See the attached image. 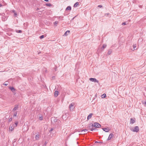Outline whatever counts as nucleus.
<instances>
[{"instance_id":"obj_15","label":"nucleus","mask_w":146,"mask_h":146,"mask_svg":"<svg viewBox=\"0 0 146 146\" xmlns=\"http://www.w3.org/2000/svg\"><path fill=\"white\" fill-rule=\"evenodd\" d=\"M88 130L87 129H83L81 131V132H82L83 134H85V133Z\"/></svg>"},{"instance_id":"obj_39","label":"nucleus","mask_w":146,"mask_h":146,"mask_svg":"<svg viewBox=\"0 0 146 146\" xmlns=\"http://www.w3.org/2000/svg\"><path fill=\"white\" fill-rule=\"evenodd\" d=\"M102 7V5H98V7H99L101 8Z\"/></svg>"},{"instance_id":"obj_40","label":"nucleus","mask_w":146,"mask_h":146,"mask_svg":"<svg viewBox=\"0 0 146 146\" xmlns=\"http://www.w3.org/2000/svg\"><path fill=\"white\" fill-rule=\"evenodd\" d=\"M3 85H4L5 86H7L8 85V84L7 83H4L3 84Z\"/></svg>"},{"instance_id":"obj_34","label":"nucleus","mask_w":146,"mask_h":146,"mask_svg":"<svg viewBox=\"0 0 146 146\" xmlns=\"http://www.w3.org/2000/svg\"><path fill=\"white\" fill-rule=\"evenodd\" d=\"M53 128H51L50 130V133L51 131H52L53 130Z\"/></svg>"},{"instance_id":"obj_42","label":"nucleus","mask_w":146,"mask_h":146,"mask_svg":"<svg viewBox=\"0 0 146 146\" xmlns=\"http://www.w3.org/2000/svg\"><path fill=\"white\" fill-rule=\"evenodd\" d=\"M44 0L46 2H48L49 0Z\"/></svg>"},{"instance_id":"obj_28","label":"nucleus","mask_w":146,"mask_h":146,"mask_svg":"<svg viewBox=\"0 0 146 146\" xmlns=\"http://www.w3.org/2000/svg\"><path fill=\"white\" fill-rule=\"evenodd\" d=\"M58 22L57 21H55V22H54V25H57L58 23Z\"/></svg>"},{"instance_id":"obj_7","label":"nucleus","mask_w":146,"mask_h":146,"mask_svg":"<svg viewBox=\"0 0 146 146\" xmlns=\"http://www.w3.org/2000/svg\"><path fill=\"white\" fill-rule=\"evenodd\" d=\"M15 127L13 124L12 125L11 124L10 126L9 130L11 131H12Z\"/></svg>"},{"instance_id":"obj_32","label":"nucleus","mask_w":146,"mask_h":146,"mask_svg":"<svg viewBox=\"0 0 146 146\" xmlns=\"http://www.w3.org/2000/svg\"><path fill=\"white\" fill-rule=\"evenodd\" d=\"M12 120V118L11 117L9 119V122L11 121Z\"/></svg>"},{"instance_id":"obj_18","label":"nucleus","mask_w":146,"mask_h":146,"mask_svg":"<svg viewBox=\"0 0 146 146\" xmlns=\"http://www.w3.org/2000/svg\"><path fill=\"white\" fill-rule=\"evenodd\" d=\"M9 88L12 92L15 91V89L13 87H10Z\"/></svg>"},{"instance_id":"obj_37","label":"nucleus","mask_w":146,"mask_h":146,"mask_svg":"<svg viewBox=\"0 0 146 146\" xmlns=\"http://www.w3.org/2000/svg\"><path fill=\"white\" fill-rule=\"evenodd\" d=\"M126 24L125 23V22H124V23H122V25H125Z\"/></svg>"},{"instance_id":"obj_13","label":"nucleus","mask_w":146,"mask_h":146,"mask_svg":"<svg viewBox=\"0 0 146 146\" xmlns=\"http://www.w3.org/2000/svg\"><path fill=\"white\" fill-rule=\"evenodd\" d=\"M19 108V106L18 105L16 106L13 109L12 111H15V110H17L18 108Z\"/></svg>"},{"instance_id":"obj_43","label":"nucleus","mask_w":146,"mask_h":146,"mask_svg":"<svg viewBox=\"0 0 146 146\" xmlns=\"http://www.w3.org/2000/svg\"><path fill=\"white\" fill-rule=\"evenodd\" d=\"M2 5L1 4H0V7H2Z\"/></svg>"},{"instance_id":"obj_46","label":"nucleus","mask_w":146,"mask_h":146,"mask_svg":"<svg viewBox=\"0 0 146 146\" xmlns=\"http://www.w3.org/2000/svg\"><path fill=\"white\" fill-rule=\"evenodd\" d=\"M46 143H45V145H46Z\"/></svg>"},{"instance_id":"obj_21","label":"nucleus","mask_w":146,"mask_h":146,"mask_svg":"<svg viewBox=\"0 0 146 146\" xmlns=\"http://www.w3.org/2000/svg\"><path fill=\"white\" fill-rule=\"evenodd\" d=\"M106 45L104 44L103 45L102 47L101 48L102 49H103L104 48H106Z\"/></svg>"},{"instance_id":"obj_1","label":"nucleus","mask_w":146,"mask_h":146,"mask_svg":"<svg viewBox=\"0 0 146 146\" xmlns=\"http://www.w3.org/2000/svg\"><path fill=\"white\" fill-rule=\"evenodd\" d=\"M88 130L93 131H96L97 130V129L96 128H94V126L93 124H90L87 127Z\"/></svg>"},{"instance_id":"obj_17","label":"nucleus","mask_w":146,"mask_h":146,"mask_svg":"<svg viewBox=\"0 0 146 146\" xmlns=\"http://www.w3.org/2000/svg\"><path fill=\"white\" fill-rule=\"evenodd\" d=\"M71 7L70 6H68L67 8H66L65 10H71Z\"/></svg>"},{"instance_id":"obj_11","label":"nucleus","mask_w":146,"mask_h":146,"mask_svg":"<svg viewBox=\"0 0 146 146\" xmlns=\"http://www.w3.org/2000/svg\"><path fill=\"white\" fill-rule=\"evenodd\" d=\"M135 122V121L134 120L133 118H131L130 123V124H133Z\"/></svg>"},{"instance_id":"obj_29","label":"nucleus","mask_w":146,"mask_h":146,"mask_svg":"<svg viewBox=\"0 0 146 146\" xmlns=\"http://www.w3.org/2000/svg\"><path fill=\"white\" fill-rule=\"evenodd\" d=\"M44 37V35H42L40 36V38L41 39L43 38Z\"/></svg>"},{"instance_id":"obj_3","label":"nucleus","mask_w":146,"mask_h":146,"mask_svg":"<svg viewBox=\"0 0 146 146\" xmlns=\"http://www.w3.org/2000/svg\"><path fill=\"white\" fill-rule=\"evenodd\" d=\"M93 126L96 128H99L101 126V125L98 123L95 122Z\"/></svg>"},{"instance_id":"obj_45","label":"nucleus","mask_w":146,"mask_h":146,"mask_svg":"<svg viewBox=\"0 0 146 146\" xmlns=\"http://www.w3.org/2000/svg\"><path fill=\"white\" fill-rule=\"evenodd\" d=\"M98 143V142L97 141H96L95 142V143Z\"/></svg>"},{"instance_id":"obj_38","label":"nucleus","mask_w":146,"mask_h":146,"mask_svg":"<svg viewBox=\"0 0 146 146\" xmlns=\"http://www.w3.org/2000/svg\"><path fill=\"white\" fill-rule=\"evenodd\" d=\"M63 17L60 16L59 17V19H61V20H62V18H63Z\"/></svg>"},{"instance_id":"obj_20","label":"nucleus","mask_w":146,"mask_h":146,"mask_svg":"<svg viewBox=\"0 0 146 146\" xmlns=\"http://www.w3.org/2000/svg\"><path fill=\"white\" fill-rule=\"evenodd\" d=\"M56 124L58 125H59L61 123V121L59 120H57V121Z\"/></svg>"},{"instance_id":"obj_23","label":"nucleus","mask_w":146,"mask_h":146,"mask_svg":"<svg viewBox=\"0 0 146 146\" xmlns=\"http://www.w3.org/2000/svg\"><path fill=\"white\" fill-rule=\"evenodd\" d=\"M79 5V3L78 2H76L75 3L74 5V7H77V6Z\"/></svg>"},{"instance_id":"obj_4","label":"nucleus","mask_w":146,"mask_h":146,"mask_svg":"<svg viewBox=\"0 0 146 146\" xmlns=\"http://www.w3.org/2000/svg\"><path fill=\"white\" fill-rule=\"evenodd\" d=\"M74 103H71L69 105V108L70 110H73L74 109Z\"/></svg>"},{"instance_id":"obj_5","label":"nucleus","mask_w":146,"mask_h":146,"mask_svg":"<svg viewBox=\"0 0 146 146\" xmlns=\"http://www.w3.org/2000/svg\"><path fill=\"white\" fill-rule=\"evenodd\" d=\"M89 80L92 82H96L98 83L99 81L98 80H96L95 78H89Z\"/></svg>"},{"instance_id":"obj_41","label":"nucleus","mask_w":146,"mask_h":146,"mask_svg":"<svg viewBox=\"0 0 146 146\" xmlns=\"http://www.w3.org/2000/svg\"><path fill=\"white\" fill-rule=\"evenodd\" d=\"M12 12L13 13H14L16 12L15 10H13L12 11Z\"/></svg>"},{"instance_id":"obj_44","label":"nucleus","mask_w":146,"mask_h":146,"mask_svg":"<svg viewBox=\"0 0 146 146\" xmlns=\"http://www.w3.org/2000/svg\"><path fill=\"white\" fill-rule=\"evenodd\" d=\"M39 10V9L38 8H37V10Z\"/></svg>"},{"instance_id":"obj_27","label":"nucleus","mask_w":146,"mask_h":146,"mask_svg":"<svg viewBox=\"0 0 146 146\" xmlns=\"http://www.w3.org/2000/svg\"><path fill=\"white\" fill-rule=\"evenodd\" d=\"M17 111H16L14 113V114H13V117L16 116H17Z\"/></svg>"},{"instance_id":"obj_19","label":"nucleus","mask_w":146,"mask_h":146,"mask_svg":"<svg viewBox=\"0 0 146 146\" xmlns=\"http://www.w3.org/2000/svg\"><path fill=\"white\" fill-rule=\"evenodd\" d=\"M112 50L111 49H110L108 51V54L109 55H110L111 54V53H112Z\"/></svg>"},{"instance_id":"obj_26","label":"nucleus","mask_w":146,"mask_h":146,"mask_svg":"<svg viewBox=\"0 0 146 146\" xmlns=\"http://www.w3.org/2000/svg\"><path fill=\"white\" fill-rule=\"evenodd\" d=\"M16 32L18 33H21L22 31L21 30H18Z\"/></svg>"},{"instance_id":"obj_6","label":"nucleus","mask_w":146,"mask_h":146,"mask_svg":"<svg viewBox=\"0 0 146 146\" xmlns=\"http://www.w3.org/2000/svg\"><path fill=\"white\" fill-rule=\"evenodd\" d=\"M58 119H56V118H55V117H52L51 118V121L52 122H56L57 121Z\"/></svg>"},{"instance_id":"obj_16","label":"nucleus","mask_w":146,"mask_h":146,"mask_svg":"<svg viewBox=\"0 0 146 146\" xmlns=\"http://www.w3.org/2000/svg\"><path fill=\"white\" fill-rule=\"evenodd\" d=\"M58 94V92L57 91H56L54 92V96L55 97H57Z\"/></svg>"},{"instance_id":"obj_30","label":"nucleus","mask_w":146,"mask_h":146,"mask_svg":"<svg viewBox=\"0 0 146 146\" xmlns=\"http://www.w3.org/2000/svg\"><path fill=\"white\" fill-rule=\"evenodd\" d=\"M102 98H105L106 97V94H104L102 95Z\"/></svg>"},{"instance_id":"obj_35","label":"nucleus","mask_w":146,"mask_h":146,"mask_svg":"<svg viewBox=\"0 0 146 146\" xmlns=\"http://www.w3.org/2000/svg\"><path fill=\"white\" fill-rule=\"evenodd\" d=\"M136 47V45H134L133 46V49H135V48Z\"/></svg>"},{"instance_id":"obj_31","label":"nucleus","mask_w":146,"mask_h":146,"mask_svg":"<svg viewBox=\"0 0 146 146\" xmlns=\"http://www.w3.org/2000/svg\"><path fill=\"white\" fill-rule=\"evenodd\" d=\"M43 117L42 116L39 117V119L40 120H42L43 119Z\"/></svg>"},{"instance_id":"obj_14","label":"nucleus","mask_w":146,"mask_h":146,"mask_svg":"<svg viewBox=\"0 0 146 146\" xmlns=\"http://www.w3.org/2000/svg\"><path fill=\"white\" fill-rule=\"evenodd\" d=\"M93 115V113H90L88 116L87 117V119L88 120H89V119H90L92 117V115Z\"/></svg>"},{"instance_id":"obj_36","label":"nucleus","mask_w":146,"mask_h":146,"mask_svg":"<svg viewBox=\"0 0 146 146\" xmlns=\"http://www.w3.org/2000/svg\"><path fill=\"white\" fill-rule=\"evenodd\" d=\"M109 15V13H108L105 14V15L108 16Z\"/></svg>"},{"instance_id":"obj_22","label":"nucleus","mask_w":146,"mask_h":146,"mask_svg":"<svg viewBox=\"0 0 146 146\" xmlns=\"http://www.w3.org/2000/svg\"><path fill=\"white\" fill-rule=\"evenodd\" d=\"M39 135L38 134H37L35 136V138L36 140H38L39 139Z\"/></svg>"},{"instance_id":"obj_8","label":"nucleus","mask_w":146,"mask_h":146,"mask_svg":"<svg viewBox=\"0 0 146 146\" xmlns=\"http://www.w3.org/2000/svg\"><path fill=\"white\" fill-rule=\"evenodd\" d=\"M113 136H114V135L112 133H110L109 136V137L107 139V140H109L110 139H111V138L112 137H113Z\"/></svg>"},{"instance_id":"obj_24","label":"nucleus","mask_w":146,"mask_h":146,"mask_svg":"<svg viewBox=\"0 0 146 146\" xmlns=\"http://www.w3.org/2000/svg\"><path fill=\"white\" fill-rule=\"evenodd\" d=\"M18 124V122L17 121H16L15 124H13L15 127H16L17 124Z\"/></svg>"},{"instance_id":"obj_25","label":"nucleus","mask_w":146,"mask_h":146,"mask_svg":"<svg viewBox=\"0 0 146 146\" xmlns=\"http://www.w3.org/2000/svg\"><path fill=\"white\" fill-rule=\"evenodd\" d=\"M46 5L47 6L50 7L52 6L51 4L50 3H46Z\"/></svg>"},{"instance_id":"obj_9","label":"nucleus","mask_w":146,"mask_h":146,"mask_svg":"<svg viewBox=\"0 0 146 146\" xmlns=\"http://www.w3.org/2000/svg\"><path fill=\"white\" fill-rule=\"evenodd\" d=\"M102 129L106 132H109L110 130L108 127L103 128Z\"/></svg>"},{"instance_id":"obj_2","label":"nucleus","mask_w":146,"mask_h":146,"mask_svg":"<svg viewBox=\"0 0 146 146\" xmlns=\"http://www.w3.org/2000/svg\"><path fill=\"white\" fill-rule=\"evenodd\" d=\"M130 130L133 132H138L139 131V127L138 126H136L135 127L134 129H133L132 128H131Z\"/></svg>"},{"instance_id":"obj_10","label":"nucleus","mask_w":146,"mask_h":146,"mask_svg":"<svg viewBox=\"0 0 146 146\" xmlns=\"http://www.w3.org/2000/svg\"><path fill=\"white\" fill-rule=\"evenodd\" d=\"M67 115H66V113H63V115H62V119H65L67 117Z\"/></svg>"},{"instance_id":"obj_33","label":"nucleus","mask_w":146,"mask_h":146,"mask_svg":"<svg viewBox=\"0 0 146 146\" xmlns=\"http://www.w3.org/2000/svg\"><path fill=\"white\" fill-rule=\"evenodd\" d=\"M17 13L15 12L14 13V16L15 17H17Z\"/></svg>"},{"instance_id":"obj_12","label":"nucleus","mask_w":146,"mask_h":146,"mask_svg":"<svg viewBox=\"0 0 146 146\" xmlns=\"http://www.w3.org/2000/svg\"><path fill=\"white\" fill-rule=\"evenodd\" d=\"M70 31H66L64 34L63 36H66L68 35L69 33H70Z\"/></svg>"}]
</instances>
